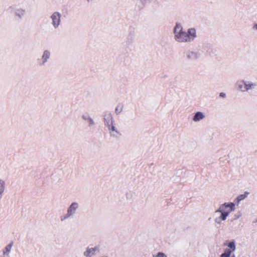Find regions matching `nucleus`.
<instances>
[{
  "label": "nucleus",
  "instance_id": "obj_1",
  "mask_svg": "<svg viewBox=\"0 0 257 257\" xmlns=\"http://www.w3.org/2000/svg\"><path fill=\"white\" fill-rule=\"evenodd\" d=\"M174 39L178 43H190L196 37V31L194 28L189 29L187 32L183 31L181 24L177 23L174 28Z\"/></svg>",
  "mask_w": 257,
  "mask_h": 257
},
{
  "label": "nucleus",
  "instance_id": "obj_2",
  "mask_svg": "<svg viewBox=\"0 0 257 257\" xmlns=\"http://www.w3.org/2000/svg\"><path fill=\"white\" fill-rule=\"evenodd\" d=\"M234 210L235 204L232 202H225L220 205L218 209L215 211L216 215L219 214L215 218V222L217 224H221L222 221L225 220L229 214Z\"/></svg>",
  "mask_w": 257,
  "mask_h": 257
},
{
  "label": "nucleus",
  "instance_id": "obj_3",
  "mask_svg": "<svg viewBox=\"0 0 257 257\" xmlns=\"http://www.w3.org/2000/svg\"><path fill=\"white\" fill-rule=\"evenodd\" d=\"M78 207L79 204L78 203L75 202L72 203L71 205L68 207L67 210V213L66 214V215L61 217V220L63 221L65 219L74 215L76 213V212L78 209Z\"/></svg>",
  "mask_w": 257,
  "mask_h": 257
},
{
  "label": "nucleus",
  "instance_id": "obj_4",
  "mask_svg": "<svg viewBox=\"0 0 257 257\" xmlns=\"http://www.w3.org/2000/svg\"><path fill=\"white\" fill-rule=\"evenodd\" d=\"M61 18V15L58 12H54L50 16L51 25L55 29H58L60 25Z\"/></svg>",
  "mask_w": 257,
  "mask_h": 257
},
{
  "label": "nucleus",
  "instance_id": "obj_5",
  "mask_svg": "<svg viewBox=\"0 0 257 257\" xmlns=\"http://www.w3.org/2000/svg\"><path fill=\"white\" fill-rule=\"evenodd\" d=\"M51 57V52L48 50H45L43 51L42 55L40 58L38 59V62L40 66H45L48 61Z\"/></svg>",
  "mask_w": 257,
  "mask_h": 257
},
{
  "label": "nucleus",
  "instance_id": "obj_6",
  "mask_svg": "<svg viewBox=\"0 0 257 257\" xmlns=\"http://www.w3.org/2000/svg\"><path fill=\"white\" fill-rule=\"evenodd\" d=\"M228 248H226L224 253L221 254L220 257H229L232 252L235 250L236 246L234 241L228 242L227 244Z\"/></svg>",
  "mask_w": 257,
  "mask_h": 257
},
{
  "label": "nucleus",
  "instance_id": "obj_7",
  "mask_svg": "<svg viewBox=\"0 0 257 257\" xmlns=\"http://www.w3.org/2000/svg\"><path fill=\"white\" fill-rule=\"evenodd\" d=\"M98 252H99V249L98 247L95 246L93 247L88 246L85 248V250L83 252V254L85 257H92L94 256Z\"/></svg>",
  "mask_w": 257,
  "mask_h": 257
},
{
  "label": "nucleus",
  "instance_id": "obj_8",
  "mask_svg": "<svg viewBox=\"0 0 257 257\" xmlns=\"http://www.w3.org/2000/svg\"><path fill=\"white\" fill-rule=\"evenodd\" d=\"M109 133L111 137L119 138L121 136L120 131L114 125L112 124L108 127Z\"/></svg>",
  "mask_w": 257,
  "mask_h": 257
},
{
  "label": "nucleus",
  "instance_id": "obj_9",
  "mask_svg": "<svg viewBox=\"0 0 257 257\" xmlns=\"http://www.w3.org/2000/svg\"><path fill=\"white\" fill-rule=\"evenodd\" d=\"M104 119L107 127L113 124L114 120L111 113H105L104 115Z\"/></svg>",
  "mask_w": 257,
  "mask_h": 257
},
{
  "label": "nucleus",
  "instance_id": "obj_10",
  "mask_svg": "<svg viewBox=\"0 0 257 257\" xmlns=\"http://www.w3.org/2000/svg\"><path fill=\"white\" fill-rule=\"evenodd\" d=\"M236 85L237 86V89L242 93L246 92L245 87V80H241L237 81Z\"/></svg>",
  "mask_w": 257,
  "mask_h": 257
},
{
  "label": "nucleus",
  "instance_id": "obj_11",
  "mask_svg": "<svg viewBox=\"0 0 257 257\" xmlns=\"http://www.w3.org/2000/svg\"><path fill=\"white\" fill-rule=\"evenodd\" d=\"M256 84L250 81L245 80V87L246 89V92H248L250 90H253L256 87Z\"/></svg>",
  "mask_w": 257,
  "mask_h": 257
},
{
  "label": "nucleus",
  "instance_id": "obj_12",
  "mask_svg": "<svg viewBox=\"0 0 257 257\" xmlns=\"http://www.w3.org/2000/svg\"><path fill=\"white\" fill-rule=\"evenodd\" d=\"M83 118L89 124H94L93 118L89 113H84Z\"/></svg>",
  "mask_w": 257,
  "mask_h": 257
},
{
  "label": "nucleus",
  "instance_id": "obj_13",
  "mask_svg": "<svg viewBox=\"0 0 257 257\" xmlns=\"http://www.w3.org/2000/svg\"><path fill=\"white\" fill-rule=\"evenodd\" d=\"M200 54L197 52H189L187 54V58L190 59H196L200 57Z\"/></svg>",
  "mask_w": 257,
  "mask_h": 257
},
{
  "label": "nucleus",
  "instance_id": "obj_14",
  "mask_svg": "<svg viewBox=\"0 0 257 257\" xmlns=\"http://www.w3.org/2000/svg\"><path fill=\"white\" fill-rule=\"evenodd\" d=\"M6 189V183L3 180H0V200L2 199Z\"/></svg>",
  "mask_w": 257,
  "mask_h": 257
},
{
  "label": "nucleus",
  "instance_id": "obj_15",
  "mask_svg": "<svg viewBox=\"0 0 257 257\" xmlns=\"http://www.w3.org/2000/svg\"><path fill=\"white\" fill-rule=\"evenodd\" d=\"M12 244L10 243L8 244L3 250V254L5 256L8 257L10 255V253L11 252Z\"/></svg>",
  "mask_w": 257,
  "mask_h": 257
},
{
  "label": "nucleus",
  "instance_id": "obj_16",
  "mask_svg": "<svg viewBox=\"0 0 257 257\" xmlns=\"http://www.w3.org/2000/svg\"><path fill=\"white\" fill-rule=\"evenodd\" d=\"M205 117L203 113H194L192 116V119L195 122H198L202 119Z\"/></svg>",
  "mask_w": 257,
  "mask_h": 257
},
{
  "label": "nucleus",
  "instance_id": "obj_17",
  "mask_svg": "<svg viewBox=\"0 0 257 257\" xmlns=\"http://www.w3.org/2000/svg\"><path fill=\"white\" fill-rule=\"evenodd\" d=\"M249 194V193L247 192H244V194H241L239 195L236 199L235 201H236L237 204H239V202L244 199L246 197H247V195Z\"/></svg>",
  "mask_w": 257,
  "mask_h": 257
},
{
  "label": "nucleus",
  "instance_id": "obj_18",
  "mask_svg": "<svg viewBox=\"0 0 257 257\" xmlns=\"http://www.w3.org/2000/svg\"><path fill=\"white\" fill-rule=\"evenodd\" d=\"M25 14V11L24 10L20 9L16 11V15L17 17H18L20 18H22L24 17V16Z\"/></svg>",
  "mask_w": 257,
  "mask_h": 257
},
{
  "label": "nucleus",
  "instance_id": "obj_19",
  "mask_svg": "<svg viewBox=\"0 0 257 257\" xmlns=\"http://www.w3.org/2000/svg\"><path fill=\"white\" fill-rule=\"evenodd\" d=\"M123 111V105L122 104L118 105L115 108L116 112H120Z\"/></svg>",
  "mask_w": 257,
  "mask_h": 257
},
{
  "label": "nucleus",
  "instance_id": "obj_20",
  "mask_svg": "<svg viewBox=\"0 0 257 257\" xmlns=\"http://www.w3.org/2000/svg\"><path fill=\"white\" fill-rule=\"evenodd\" d=\"M153 257H168L166 254L162 252H159L156 255H153Z\"/></svg>",
  "mask_w": 257,
  "mask_h": 257
},
{
  "label": "nucleus",
  "instance_id": "obj_21",
  "mask_svg": "<svg viewBox=\"0 0 257 257\" xmlns=\"http://www.w3.org/2000/svg\"><path fill=\"white\" fill-rule=\"evenodd\" d=\"M242 215V214L240 211H238L237 213L235 214L234 215V218L235 219H238L240 218Z\"/></svg>",
  "mask_w": 257,
  "mask_h": 257
},
{
  "label": "nucleus",
  "instance_id": "obj_22",
  "mask_svg": "<svg viewBox=\"0 0 257 257\" xmlns=\"http://www.w3.org/2000/svg\"><path fill=\"white\" fill-rule=\"evenodd\" d=\"M252 28L253 31H257V23L253 24Z\"/></svg>",
  "mask_w": 257,
  "mask_h": 257
},
{
  "label": "nucleus",
  "instance_id": "obj_23",
  "mask_svg": "<svg viewBox=\"0 0 257 257\" xmlns=\"http://www.w3.org/2000/svg\"><path fill=\"white\" fill-rule=\"evenodd\" d=\"M219 96L221 97H222V98H225V96H226V94L225 93H223V92H221L220 94H219Z\"/></svg>",
  "mask_w": 257,
  "mask_h": 257
},
{
  "label": "nucleus",
  "instance_id": "obj_24",
  "mask_svg": "<svg viewBox=\"0 0 257 257\" xmlns=\"http://www.w3.org/2000/svg\"><path fill=\"white\" fill-rule=\"evenodd\" d=\"M86 2L89 3V2H92L93 0H85Z\"/></svg>",
  "mask_w": 257,
  "mask_h": 257
},
{
  "label": "nucleus",
  "instance_id": "obj_25",
  "mask_svg": "<svg viewBox=\"0 0 257 257\" xmlns=\"http://www.w3.org/2000/svg\"><path fill=\"white\" fill-rule=\"evenodd\" d=\"M229 257H235V256L234 254H233L232 255H231V256H230Z\"/></svg>",
  "mask_w": 257,
  "mask_h": 257
}]
</instances>
